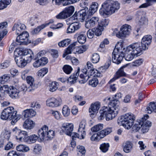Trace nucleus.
<instances>
[{
  "instance_id": "13d9d810",
  "label": "nucleus",
  "mask_w": 156,
  "mask_h": 156,
  "mask_svg": "<svg viewBox=\"0 0 156 156\" xmlns=\"http://www.w3.org/2000/svg\"><path fill=\"white\" fill-rule=\"evenodd\" d=\"M63 69L65 73L67 74H69L71 73L73 69L71 66L66 65L63 67Z\"/></svg>"
},
{
  "instance_id": "72a5a7b5",
  "label": "nucleus",
  "mask_w": 156,
  "mask_h": 156,
  "mask_svg": "<svg viewBox=\"0 0 156 156\" xmlns=\"http://www.w3.org/2000/svg\"><path fill=\"white\" fill-rule=\"evenodd\" d=\"M98 6V4L97 3L93 2L89 10L88 15H92L96 12L97 10Z\"/></svg>"
},
{
  "instance_id": "c03bdc74",
  "label": "nucleus",
  "mask_w": 156,
  "mask_h": 156,
  "mask_svg": "<svg viewBox=\"0 0 156 156\" xmlns=\"http://www.w3.org/2000/svg\"><path fill=\"white\" fill-rule=\"evenodd\" d=\"M71 40L69 39H65L58 43V45L60 47H66L70 43Z\"/></svg>"
},
{
  "instance_id": "a18cd8bd",
  "label": "nucleus",
  "mask_w": 156,
  "mask_h": 156,
  "mask_svg": "<svg viewBox=\"0 0 156 156\" xmlns=\"http://www.w3.org/2000/svg\"><path fill=\"white\" fill-rule=\"evenodd\" d=\"M62 113L63 115L65 117L69 116L70 113V110L69 107L67 105H64L62 108Z\"/></svg>"
},
{
  "instance_id": "09e8293b",
  "label": "nucleus",
  "mask_w": 156,
  "mask_h": 156,
  "mask_svg": "<svg viewBox=\"0 0 156 156\" xmlns=\"http://www.w3.org/2000/svg\"><path fill=\"white\" fill-rule=\"evenodd\" d=\"M54 131L52 130H49L47 131L46 133V140H48V139H51L53 138L54 136Z\"/></svg>"
},
{
  "instance_id": "ddd939ff",
  "label": "nucleus",
  "mask_w": 156,
  "mask_h": 156,
  "mask_svg": "<svg viewBox=\"0 0 156 156\" xmlns=\"http://www.w3.org/2000/svg\"><path fill=\"white\" fill-rule=\"evenodd\" d=\"M46 103L47 106L49 107H55L59 106L61 105L62 100L60 98H51L48 99Z\"/></svg>"
},
{
  "instance_id": "f8f14e48",
  "label": "nucleus",
  "mask_w": 156,
  "mask_h": 156,
  "mask_svg": "<svg viewBox=\"0 0 156 156\" xmlns=\"http://www.w3.org/2000/svg\"><path fill=\"white\" fill-rule=\"evenodd\" d=\"M130 26L125 24L122 26L120 28L119 31L116 34V36L122 39L126 35L129 34L131 30Z\"/></svg>"
},
{
  "instance_id": "0e129e2a",
  "label": "nucleus",
  "mask_w": 156,
  "mask_h": 156,
  "mask_svg": "<svg viewBox=\"0 0 156 156\" xmlns=\"http://www.w3.org/2000/svg\"><path fill=\"white\" fill-rule=\"evenodd\" d=\"M156 2V0H147V2L142 4L139 6V8H144L151 5L150 2Z\"/></svg>"
},
{
  "instance_id": "8fccbe9b",
  "label": "nucleus",
  "mask_w": 156,
  "mask_h": 156,
  "mask_svg": "<svg viewBox=\"0 0 156 156\" xmlns=\"http://www.w3.org/2000/svg\"><path fill=\"white\" fill-rule=\"evenodd\" d=\"M48 69L44 68L40 70L37 73V75L39 77H42L43 76L48 72Z\"/></svg>"
},
{
  "instance_id": "cd10ccee",
  "label": "nucleus",
  "mask_w": 156,
  "mask_h": 156,
  "mask_svg": "<svg viewBox=\"0 0 156 156\" xmlns=\"http://www.w3.org/2000/svg\"><path fill=\"white\" fill-rule=\"evenodd\" d=\"M23 114L25 118H31L35 116L36 112L32 109H27L23 111Z\"/></svg>"
},
{
  "instance_id": "7ed1b4c3",
  "label": "nucleus",
  "mask_w": 156,
  "mask_h": 156,
  "mask_svg": "<svg viewBox=\"0 0 156 156\" xmlns=\"http://www.w3.org/2000/svg\"><path fill=\"white\" fill-rule=\"evenodd\" d=\"M138 44H131L128 46L126 48L122 47V50L125 57L126 61H130L132 60L135 56L140 55L142 52L138 48Z\"/></svg>"
},
{
  "instance_id": "412c9836",
  "label": "nucleus",
  "mask_w": 156,
  "mask_h": 156,
  "mask_svg": "<svg viewBox=\"0 0 156 156\" xmlns=\"http://www.w3.org/2000/svg\"><path fill=\"white\" fill-rule=\"evenodd\" d=\"M80 24L78 22L72 23L68 27L66 30L67 34L74 33L78 30L80 28Z\"/></svg>"
},
{
  "instance_id": "423d86ee",
  "label": "nucleus",
  "mask_w": 156,
  "mask_h": 156,
  "mask_svg": "<svg viewBox=\"0 0 156 156\" xmlns=\"http://www.w3.org/2000/svg\"><path fill=\"white\" fill-rule=\"evenodd\" d=\"M122 45L121 43H118L116 45L112 53V62L117 64L121 63L124 57L122 50Z\"/></svg>"
},
{
  "instance_id": "b1692460",
  "label": "nucleus",
  "mask_w": 156,
  "mask_h": 156,
  "mask_svg": "<svg viewBox=\"0 0 156 156\" xmlns=\"http://www.w3.org/2000/svg\"><path fill=\"white\" fill-rule=\"evenodd\" d=\"M8 92L12 98H16L19 97V90L13 86H10L9 88Z\"/></svg>"
},
{
  "instance_id": "4c0bfd02",
  "label": "nucleus",
  "mask_w": 156,
  "mask_h": 156,
  "mask_svg": "<svg viewBox=\"0 0 156 156\" xmlns=\"http://www.w3.org/2000/svg\"><path fill=\"white\" fill-rule=\"evenodd\" d=\"M26 80L27 83L30 85L32 89L33 90L35 89L36 87L35 84L34 83V78L32 76H28L26 77Z\"/></svg>"
},
{
  "instance_id": "c85d7f7f",
  "label": "nucleus",
  "mask_w": 156,
  "mask_h": 156,
  "mask_svg": "<svg viewBox=\"0 0 156 156\" xmlns=\"http://www.w3.org/2000/svg\"><path fill=\"white\" fill-rule=\"evenodd\" d=\"M34 126V124L33 121L29 119H26L24 122L23 127L24 129H31Z\"/></svg>"
},
{
  "instance_id": "20e7f679",
  "label": "nucleus",
  "mask_w": 156,
  "mask_h": 156,
  "mask_svg": "<svg viewBox=\"0 0 156 156\" xmlns=\"http://www.w3.org/2000/svg\"><path fill=\"white\" fill-rule=\"evenodd\" d=\"M0 117L3 120H12V125H14L20 118V115L17 114V111L12 107L4 108L2 112Z\"/></svg>"
},
{
  "instance_id": "4468645a",
  "label": "nucleus",
  "mask_w": 156,
  "mask_h": 156,
  "mask_svg": "<svg viewBox=\"0 0 156 156\" xmlns=\"http://www.w3.org/2000/svg\"><path fill=\"white\" fill-rule=\"evenodd\" d=\"M17 54L16 56L14 54L15 60L16 64L19 67H24L28 62L21 55H20L18 53Z\"/></svg>"
},
{
  "instance_id": "bb28decb",
  "label": "nucleus",
  "mask_w": 156,
  "mask_h": 156,
  "mask_svg": "<svg viewBox=\"0 0 156 156\" xmlns=\"http://www.w3.org/2000/svg\"><path fill=\"white\" fill-rule=\"evenodd\" d=\"M86 125V121L84 120H82L80 123L79 128L78 130V132L81 133V136L82 137V139H83L84 136L85 135V128Z\"/></svg>"
},
{
  "instance_id": "37998d69",
  "label": "nucleus",
  "mask_w": 156,
  "mask_h": 156,
  "mask_svg": "<svg viewBox=\"0 0 156 156\" xmlns=\"http://www.w3.org/2000/svg\"><path fill=\"white\" fill-rule=\"evenodd\" d=\"M138 24L140 26H145L147 25L148 20L144 16H143L141 17L138 22Z\"/></svg>"
},
{
  "instance_id": "6e6552de",
  "label": "nucleus",
  "mask_w": 156,
  "mask_h": 156,
  "mask_svg": "<svg viewBox=\"0 0 156 156\" xmlns=\"http://www.w3.org/2000/svg\"><path fill=\"white\" fill-rule=\"evenodd\" d=\"M18 53L20 55H21L29 63L34 58V54L30 49H24L23 50H17L15 51L14 55L16 56Z\"/></svg>"
},
{
  "instance_id": "0eeeda50",
  "label": "nucleus",
  "mask_w": 156,
  "mask_h": 156,
  "mask_svg": "<svg viewBox=\"0 0 156 156\" xmlns=\"http://www.w3.org/2000/svg\"><path fill=\"white\" fill-rule=\"evenodd\" d=\"M152 40V37L150 35H146L144 36L142 38L141 43L136 42L133 43L134 44L138 45V48H139L141 51L143 50H145L148 48V46L151 43Z\"/></svg>"
},
{
  "instance_id": "e2e57ef3",
  "label": "nucleus",
  "mask_w": 156,
  "mask_h": 156,
  "mask_svg": "<svg viewBox=\"0 0 156 156\" xmlns=\"http://www.w3.org/2000/svg\"><path fill=\"white\" fill-rule=\"evenodd\" d=\"M93 29L95 35L97 36H99L101 34V32L104 29V28H102L99 27V28Z\"/></svg>"
},
{
  "instance_id": "473e14b6",
  "label": "nucleus",
  "mask_w": 156,
  "mask_h": 156,
  "mask_svg": "<svg viewBox=\"0 0 156 156\" xmlns=\"http://www.w3.org/2000/svg\"><path fill=\"white\" fill-rule=\"evenodd\" d=\"M49 23L43 24L41 26H38L36 28L33 29L31 33L32 35H34L39 33L41 30L44 29L45 27L49 25Z\"/></svg>"
},
{
  "instance_id": "f257e3e1",
  "label": "nucleus",
  "mask_w": 156,
  "mask_h": 156,
  "mask_svg": "<svg viewBox=\"0 0 156 156\" xmlns=\"http://www.w3.org/2000/svg\"><path fill=\"white\" fill-rule=\"evenodd\" d=\"M111 98L107 97L105 101H109L108 104V107H104L100 111V115L99 118L100 120H102L105 117L107 121H109L114 118L117 115L118 108L119 105V102L117 99H113L110 101Z\"/></svg>"
},
{
  "instance_id": "774afa93",
  "label": "nucleus",
  "mask_w": 156,
  "mask_h": 156,
  "mask_svg": "<svg viewBox=\"0 0 156 156\" xmlns=\"http://www.w3.org/2000/svg\"><path fill=\"white\" fill-rule=\"evenodd\" d=\"M94 29H89L87 33V35L88 37L89 38H92L94 36Z\"/></svg>"
},
{
  "instance_id": "603ef678",
  "label": "nucleus",
  "mask_w": 156,
  "mask_h": 156,
  "mask_svg": "<svg viewBox=\"0 0 156 156\" xmlns=\"http://www.w3.org/2000/svg\"><path fill=\"white\" fill-rule=\"evenodd\" d=\"M142 123L140 122L137 121L135 123L132 127L133 131L134 132H137L140 128V126Z\"/></svg>"
},
{
  "instance_id": "a19ab883",
  "label": "nucleus",
  "mask_w": 156,
  "mask_h": 156,
  "mask_svg": "<svg viewBox=\"0 0 156 156\" xmlns=\"http://www.w3.org/2000/svg\"><path fill=\"white\" fill-rule=\"evenodd\" d=\"M77 43L76 42L73 43L72 44L70 45L66 49L65 51V53L64 54L63 56V57H65L67 55L71 53L72 51L73 50V48L75 46Z\"/></svg>"
},
{
  "instance_id": "69168bd1",
  "label": "nucleus",
  "mask_w": 156,
  "mask_h": 156,
  "mask_svg": "<svg viewBox=\"0 0 156 156\" xmlns=\"http://www.w3.org/2000/svg\"><path fill=\"white\" fill-rule=\"evenodd\" d=\"M89 3V0H81L80 2V5L82 8H86Z\"/></svg>"
},
{
  "instance_id": "5fc2aeb1",
  "label": "nucleus",
  "mask_w": 156,
  "mask_h": 156,
  "mask_svg": "<svg viewBox=\"0 0 156 156\" xmlns=\"http://www.w3.org/2000/svg\"><path fill=\"white\" fill-rule=\"evenodd\" d=\"M109 23V21L107 19H103L100 22H98V25L100 27L103 28V27H106Z\"/></svg>"
},
{
  "instance_id": "a878e982",
  "label": "nucleus",
  "mask_w": 156,
  "mask_h": 156,
  "mask_svg": "<svg viewBox=\"0 0 156 156\" xmlns=\"http://www.w3.org/2000/svg\"><path fill=\"white\" fill-rule=\"evenodd\" d=\"M80 71V68L78 67L77 71L71 75L67 80L68 82L70 83L71 84L76 83L79 75Z\"/></svg>"
},
{
  "instance_id": "7c9ffc66",
  "label": "nucleus",
  "mask_w": 156,
  "mask_h": 156,
  "mask_svg": "<svg viewBox=\"0 0 156 156\" xmlns=\"http://www.w3.org/2000/svg\"><path fill=\"white\" fill-rule=\"evenodd\" d=\"M123 151L126 153L129 152L132 150V144L131 142L127 141L123 144Z\"/></svg>"
},
{
  "instance_id": "a211bd4d",
  "label": "nucleus",
  "mask_w": 156,
  "mask_h": 156,
  "mask_svg": "<svg viewBox=\"0 0 156 156\" xmlns=\"http://www.w3.org/2000/svg\"><path fill=\"white\" fill-rule=\"evenodd\" d=\"M26 28V27L24 24L20 22H18L14 24L12 30L13 31H15L16 34H19L23 31H25L24 30Z\"/></svg>"
},
{
  "instance_id": "5701e85b",
  "label": "nucleus",
  "mask_w": 156,
  "mask_h": 156,
  "mask_svg": "<svg viewBox=\"0 0 156 156\" xmlns=\"http://www.w3.org/2000/svg\"><path fill=\"white\" fill-rule=\"evenodd\" d=\"M82 71L83 73H81L80 75V77L82 79V80L79 81V82L80 83H86L89 78L88 76V71L87 68H85L82 70Z\"/></svg>"
},
{
  "instance_id": "6e6d98bb",
  "label": "nucleus",
  "mask_w": 156,
  "mask_h": 156,
  "mask_svg": "<svg viewBox=\"0 0 156 156\" xmlns=\"http://www.w3.org/2000/svg\"><path fill=\"white\" fill-rule=\"evenodd\" d=\"M100 57L99 55L97 53H94L92 55L91 61L93 63H96L99 61Z\"/></svg>"
},
{
  "instance_id": "338daca9",
  "label": "nucleus",
  "mask_w": 156,
  "mask_h": 156,
  "mask_svg": "<svg viewBox=\"0 0 156 156\" xmlns=\"http://www.w3.org/2000/svg\"><path fill=\"white\" fill-rule=\"evenodd\" d=\"M9 71L13 77H14L16 75H17L18 73V70L14 68H11Z\"/></svg>"
},
{
  "instance_id": "4d7b16f0",
  "label": "nucleus",
  "mask_w": 156,
  "mask_h": 156,
  "mask_svg": "<svg viewBox=\"0 0 156 156\" xmlns=\"http://www.w3.org/2000/svg\"><path fill=\"white\" fill-rule=\"evenodd\" d=\"M109 147L108 143H104L101 145L100 148L103 152H106L108 151Z\"/></svg>"
},
{
  "instance_id": "e433bc0d",
  "label": "nucleus",
  "mask_w": 156,
  "mask_h": 156,
  "mask_svg": "<svg viewBox=\"0 0 156 156\" xmlns=\"http://www.w3.org/2000/svg\"><path fill=\"white\" fill-rule=\"evenodd\" d=\"M87 66V69L88 71V74L90 73V75H92L96 73L95 69L94 68L93 66L90 62H88Z\"/></svg>"
},
{
  "instance_id": "6ab92c4d",
  "label": "nucleus",
  "mask_w": 156,
  "mask_h": 156,
  "mask_svg": "<svg viewBox=\"0 0 156 156\" xmlns=\"http://www.w3.org/2000/svg\"><path fill=\"white\" fill-rule=\"evenodd\" d=\"M99 18L97 17H94L85 21V26L87 29L95 27L98 24Z\"/></svg>"
},
{
  "instance_id": "680f3d73",
  "label": "nucleus",
  "mask_w": 156,
  "mask_h": 156,
  "mask_svg": "<svg viewBox=\"0 0 156 156\" xmlns=\"http://www.w3.org/2000/svg\"><path fill=\"white\" fill-rule=\"evenodd\" d=\"M143 60L142 58H139L133 62V66H138L141 65L143 62Z\"/></svg>"
},
{
  "instance_id": "c756f323",
  "label": "nucleus",
  "mask_w": 156,
  "mask_h": 156,
  "mask_svg": "<svg viewBox=\"0 0 156 156\" xmlns=\"http://www.w3.org/2000/svg\"><path fill=\"white\" fill-rule=\"evenodd\" d=\"M148 113H151L153 111L156 113V102H151L149 104L145 110Z\"/></svg>"
},
{
  "instance_id": "2f4dec72",
  "label": "nucleus",
  "mask_w": 156,
  "mask_h": 156,
  "mask_svg": "<svg viewBox=\"0 0 156 156\" xmlns=\"http://www.w3.org/2000/svg\"><path fill=\"white\" fill-rule=\"evenodd\" d=\"M38 138V136L37 135H32L27 136L25 139V142L28 144L33 143H35Z\"/></svg>"
},
{
  "instance_id": "3c124183",
  "label": "nucleus",
  "mask_w": 156,
  "mask_h": 156,
  "mask_svg": "<svg viewBox=\"0 0 156 156\" xmlns=\"http://www.w3.org/2000/svg\"><path fill=\"white\" fill-rule=\"evenodd\" d=\"M58 83L56 82H52L49 85V90L51 92L55 91L58 88Z\"/></svg>"
},
{
  "instance_id": "393cba45",
  "label": "nucleus",
  "mask_w": 156,
  "mask_h": 156,
  "mask_svg": "<svg viewBox=\"0 0 156 156\" xmlns=\"http://www.w3.org/2000/svg\"><path fill=\"white\" fill-rule=\"evenodd\" d=\"M100 106V103L98 101L96 102L91 105L90 108L89 110V112L90 113H91V115H93L97 112L99 109Z\"/></svg>"
},
{
  "instance_id": "f03ea898",
  "label": "nucleus",
  "mask_w": 156,
  "mask_h": 156,
  "mask_svg": "<svg viewBox=\"0 0 156 156\" xmlns=\"http://www.w3.org/2000/svg\"><path fill=\"white\" fill-rule=\"evenodd\" d=\"M102 8L100 9L101 15L105 16L111 15L117 11L120 8V4L116 1L107 0L102 4Z\"/></svg>"
},
{
  "instance_id": "de8ad7c7",
  "label": "nucleus",
  "mask_w": 156,
  "mask_h": 156,
  "mask_svg": "<svg viewBox=\"0 0 156 156\" xmlns=\"http://www.w3.org/2000/svg\"><path fill=\"white\" fill-rule=\"evenodd\" d=\"M103 124H101L96 125L91 128V131L93 132H97L103 129Z\"/></svg>"
},
{
  "instance_id": "39448f33",
  "label": "nucleus",
  "mask_w": 156,
  "mask_h": 156,
  "mask_svg": "<svg viewBox=\"0 0 156 156\" xmlns=\"http://www.w3.org/2000/svg\"><path fill=\"white\" fill-rule=\"evenodd\" d=\"M135 119L134 115L132 113H129L119 117L117 122L119 125H122L125 129H128L133 126Z\"/></svg>"
},
{
  "instance_id": "9b49d317",
  "label": "nucleus",
  "mask_w": 156,
  "mask_h": 156,
  "mask_svg": "<svg viewBox=\"0 0 156 156\" xmlns=\"http://www.w3.org/2000/svg\"><path fill=\"white\" fill-rule=\"evenodd\" d=\"M18 36L17 37L16 42L19 44L23 43L25 44H27L31 42L30 40L28 39L29 36L28 33L26 31H23L20 34H18Z\"/></svg>"
},
{
  "instance_id": "1a4fd4ad",
  "label": "nucleus",
  "mask_w": 156,
  "mask_h": 156,
  "mask_svg": "<svg viewBox=\"0 0 156 156\" xmlns=\"http://www.w3.org/2000/svg\"><path fill=\"white\" fill-rule=\"evenodd\" d=\"M112 129L111 128H108L103 130L97 133H95L91 137L92 141H98L108 134L112 132Z\"/></svg>"
},
{
  "instance_id": "f704fd0d",
  "label": "nucleus",
  "mask_w": 156,
  "mask_h": 156,
  "mask_svg": "<svg viewBox=\"0 0 156 156\" xmlns=\"http://www.w3.org/2000/svg\"><path fill=\"white\" fill-rule=\"evenodd\" d=\"M16 149L20 152H27L30 150V148L26 145L20 144L16 147Z\"/></svg>"
},
{
  "instance_id": "864d4df0",
  "label": "nucleus",
  "mask_w": 156,
  "mask_h": 156,
  "mask_svg": "<svg viewBox=\"0 0 156 156\" xmlns=\"http://www.w3.org/2000/svg\"><path fill=\"white\" fill-rule=\"evenodd\" d=\"M10 62L9 60H6L0 64V69H5L8 68L9 66Z\"/></svg>"
},
{
  "instance_id": "4be33fe9",
  "label": "nucleus",
  "mask_w": 156,
  "mask_h": 156,
  "mask_svg": "<svg viewBox=\"0 0 156 156\" xmlns=\"http://www.w3.org/2000/svg\"><path fill=\"white\" fill-rule=\"evenodd\" d=\"M48 130V127L44 125L38 131V137L41 141L46 140V133Z\"/></svg>"
},
{
  "instance_id": "dca6fc26",
  "label": "nucleus",
  "mask_w": 156,
  "mask_h": 156,
  "mask_svg": "<svg viewBox=\"0 0 156 156\" xmlns=\"http://www.w3.org/2000/svg\"><path fill=\"white\" fill-rule=\"evenodd\" d=\"M13 131L16 132V138L17 140L20 141L23 140L25 141V139L27 137V133L26 132L18 129L17 128L13 129Z\"/></svg>"
},
{
  "instance_id": "49530a36",
  "label": "nucleus",
  "mask_w": 156,
  "mask_h": 156,
  "mask_svg": "<svg viewBox=\"0 0 156 156\" xmlns=\"http://www.w3.org/2000/svg\"><path fill=\"white\" fill-rule=\"evenodd\" d=\"M10 78V74H4L2 76L0 77V83L1 84H4L5 83L7 82Z\"/></svg>"
},
{
  "instance_id": "aec40b11",
  "label": "nucleus",
  "mask_w": 156,
  "mask_h": 156,
  "mask_svg": "<svg viewBox=\"0 0 156 156\" xmlns=\"http://www.w3.org/2000/svg\"><path fill=\"white\" fill-rule=\"evenodd\" d=\"M62 130L67 135H71L70 133L72 132L73 125L72 123H64L62 126Z\"/></svg>"
},
{
  "instance_id": "c9c22d12",
  "label": "nucleus",
  "mask_w": 156,
  "mask_h": 156,
  "mask_svg": "<svg viewBox=\"0 0 156 156\" xmlns=\"http://www.w3.org/2000/svg\"><path fill=\"white\" fill-rule=\"evenodd\" d=\"M76 35L78 36L77 41L80 44H83L85 43L86 40L85 34H76Z\"/></svg>"
},
{
  "instance_id": "ea45409f",
  "label": "nucleus",
  "mask_w": 156,
  "mask_h": 156,
  "mask_svg": "<svg viewBox=\"0 0 156 156\" xmlns=\"http://www.w3.org/2000/svg\"><path fill=\"white\" fill-rule=\"evenodd\" d=\"M7 26V23L6 22H4L0 23V34H2V35L6 32V35L7 33V31L5 28Z\"/></svg>"
},
{
  "instance_id": "052dcab7",
  "label": "nucleus",
  "mask_w": 156,
  "mask_h": 156,
  "mask_svg": "<svg viewBox=\"0 0 156 156\" xmlns=\"http://www.w3.org/2000/svg\"><path fill=\"white\" fill-rule=\"evenodd\" d=\"M98 83V80L96 78H94L89 81V85L94 87H96Z\"/></svg>"
},
{
  "instance_id": "bf43d9fd",
  "label": "nucleus",
  "mask_w": 156,
  "mask_h": 156,
  "mask_svg": "<svg viewBox=\"0 0 156 156\" xmlns=\"http://www.w3.org/2000/svg\"><path fill=\"white\" fill-rule=\"evenodd\" d=\"M38 16L35 15L32 17L30 20V21L31 26H34L36 23L38 22Z\"/></svg>"
},
{
  "instance_id": "58836bf2",
  "label": "nucleus",
  "mask_w": 156,
  "mask_h": 156,
  "mask_svg": "<svg viewBox=\"0 0 156 156\" xmlns=\"http://www.w3.org/2000/svg\"><path fill=\"white\" fill-rule=\"evenodd\" d=\"M10 136V133L9 131L5 130L3 131L1 134L2 139L6 141L9 140Z\"/></svg>"
},
{
  "instance_id": "9d476101",
  "label": "nucleus",
  "mask_w": 156,
  "mask_h": 156,
  "mask_svg": "<svg viewBox=\"0 0 156 156\" xmlns=\"http://www.w3.org/2000/svg\"><path fill=\"white\" fill-rule=\"evenodd\" d=\"M74 11V7L70 6L66 8L64 10L56 16L58 19L66 18L72 15Z\"/></svg>"
},
{
  "instance_id": "2eb2a0df",
  "label": "nucleus",
  "mask_w": 156,
  "mask_h": 156,
  "mask_svg": "<svg viewBox=\"0 0 156 156\" xmlns=\"http://www.w3.org/2000/svg\"><path fill=\"white\" fill-rule=\"evenodd\" d=\"M127 66L128 64H126L121 67L120 69L116 72V74L114 75V77L109 81V83H110L114 82L116 80L121 76H125L126 74L124 72L123 69Z\"/></svg>"
},
{
  "instance_id": "f3484780",
  "label": "nucleus",
  "mask_w": 156,
  "mask_h": 156,
  "mask_svg": "<svg viewBox=\"0 0 156 156\" xmlns=\"http://www.w3.org/2000/svg\"><path fill=\"white\" fill-rule=\"evenodd\" d=\"M88 10V8H85L80 10L78 12H75L74 15L72 17V19H81L82 20H84L85 16L87 13Z\"/></svg>"
},
{
  "instance_id": "79ce46f5",
  "label": "nucleus",
  "mask_w": 156,
  "mask_h": 156,
  "mask_svg": "<svg viewBox=\"0 0 156 156\" xmlns=\"http://www.w3.org/2000/svg\"><path fill=\"white\" fill-rule=\"evenodd\" d=\"M149 116L147 115H146L144 118H142V120L140 121L142 123H143V124L146 126L148 127L149 128V127L151 126V122L148 120H147V119L148 118Z\"/></svg>"
}]
</instances>
